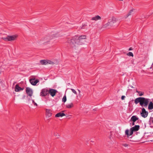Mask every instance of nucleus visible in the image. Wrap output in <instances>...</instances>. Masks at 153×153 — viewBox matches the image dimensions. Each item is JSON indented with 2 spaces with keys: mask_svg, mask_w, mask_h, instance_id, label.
<instances>
[{
  "mask_svg": "<svg viewBox=\"0 0 153 153\" xmlns=\"http://www.w3.org/2000/svg\"><path fill=\"white\" fill-rule=\"evenodd\" d=\"M150 100L148 98H146L143 97H139L136 98L134 100V102L136 104L138 103L142 107H146L149 102Z\"/></svg>",
  "mask_w": 153,
  "mask_h": 153,
  "instance_id": "1",
  "label": "nucleus"
},
{
  "mask_svg": "<svg viewBox=\"0 0 153 153\" xmlns=\"http://www.w3.org/2000/svg\"><path fill=\"white\" fill-rule=\"evenodd\" d=\"M86 38V35H81L79 36H75L69 39L68 40V43L69 46L70 47H75L76 46V43H74L73 42H74L75 40H76L78 38L84 41V40Z\"/></svg>",
  "mask_w": 153,
  "mask_h": 153,
  "instance_id": "2",
  "label": "nucleus"
},
{
  "mask_svg": "<svg viewBox=\"0 0 153 153\" xmlns=\"http://www.w3.org/2000/svg\"><path fill=\"white\" fill-rule=\"evenodd\" d=\"M117 21V19L114 17H112L111 19H109L108 23L103 26L104 27L110 28L114 25V24Z\"/></svg>",
  "mask_w": 153,
  "mask_h": 153,
  "instance_id": "3",
  "label": "nucleus"
},
{
  "mask_svg": "<svg viewBox=\"0 0 153 153\" xmlns=\"http://www.w3.org/2000/svg\"><path fill=\"white\" fill-rule=\"evenodd\" d=\"M140 129V126L139 125H136L135 126L132 127L130 129V132L129 133V130L127 129L125 131V135H127L128 137H129V136L132 135L133 132L136 131Z\"/></svg>",
  "mask_w": 153,
  "mask_h": 153,
  "instance_id": "4",
  "label": "nucleus"
},
{
  "mask_svg": "<svg viewBox=\"0 0 153 153\" xmlns=\"http://www.w3.org/2000/svg\"><path fill=\"white\" fill-rule=\"evenodd\" d=\"M54 37V36H53L52 34L48 35L45 36L42 39V41H43L42 43L45 44L48 43L50 42L51 39H53Z\"/></svg>",
  "mask_w": 153,
  "mask_h": 153,
  "instance_id": "5",
  "label": "nucleus"
},
{
  "mask_svg": "<svg viewBox=\"0 0 153 153\" xmlns=\"http://www.w3.org/2000/svg\"><path fill=\"white\" fill-rule=\"evenodd\" d=\"M84 41L80 39L79 38L77 39L76 40H75L74 42H73L74 43H76V45L75 47H70L73 50L76 49L77 48L78 45H81L82 44H84Z\"/></svg>",
  "mask_w": 153,
  "mask_h": 153,
  "instance_id": "6",
  "label": "nucleus"
},
{
  "mask_svg": "<svg viewBox=\"0 0 153 153\" xmlns=\"http://www.w3.org/2000/svg\"><path fill=\"white\" fill-rule=\"evenodd\" d=\"M48 94V90L47 88L42 89L40 93V96L42 97H45Z\"/></svg>",
  "mask_w": 153,
  "mask_h": 153,
  "instance_id": "7",
  "label": "nucleus"
},
{
  "mask_svg": "<svg viewBox=\"0 0 153 153\" xmlns=\"http://www.w3.org/2000/svg\"><path fill=\"white\" fill-rule=\"evenodd\" d=\"M148 113L146 111L144 108H143L142 109V111L140 114L142 117L144 118L146 117L148 115Z\"/></svg>",
  "mask_w": 153,
  "mask_h": 153,
  "instance_id": "8",
  "label": "nucleus"
},
{
  "mask_svg": "<svg viewBox=\"0 0 153 153\" xmlns=\"http://www.w3.org/2000/svg\"><path fill=\"white\" fill-rule=\"evenodd\" d=\"M57 92V91L56 90L53 89H50L48 90V93H49L52 97L55 96Z\"/></svg>",
  "mask_w": 153,
  "mask_h": 153,
  "instance_id": "9",
  "label": "nucleus"
},
{
  "mask_svg": "<svg viewBox=\"0 0 153 153\" xmlns=\"http://www.w3.org/2000/svg\"><path fill=\"white\" fill-rule=\"evenodd\" d=\"M29 81L32 85H35L39 82V80L38 79H29Z\"/></svg>",
  "mask_w": 153,
  "mask_h": 153,
  "instance_id": "10",
  "label": "nucleus"
},
{
  "mask_svg": "<svg viewBox=\"0 0 153 153\" xmlns=\"http://www.w3.org/2000/svg\"><path fill=\"white\" fill-rule=\"evenodd\" d=\"M26 92L27 94L30 96L31 97L33 94V91L31 89L29 88H26Z\"/></svg>",
  "mask_w": 153,
  "mask_h": 153,
  "instance_id": "11",
  "label": "nucleus"
},
{
  "mask_svg": "<svg viewBox=\"0 0 153 153\" xmlns=\"http://www.w3.org/2000/svg\"><path fill=\"white\" fill-rule=\"evenodd\" d=\"M18 36V35L16 34L12 36H9V41H12L16 40Z\"/></svg>",
  "mask_w": 153,
  "mask_h": 153,
  "instance_id": "12",
  "label": "nucleus"
},
{
  "mask_svg": "<svg viewBox=\"0 0 153 153\" xmlns=\"http://www.w3.org/2000/svg\"><path fill=\"white\" fill-rule=\"evenodd\" d=\"M46 117L48 118L51 116L52 114L50 111V110L49 109H46Z\"/></svg>",
  "mask_w": 153,
  "mask_h": 153,
  "instance_id": "13",
  "label": "nucleus"
},
{
  "mask_svg": "<svg viewBox=\"0 0 153 153\" xmlns=\"http://www.w3.org/2000/svg\"><path fill=\"white\" fill-rule=\"evenodd\" d=\"M101 19V18L100 16L99 15H97L94 17H92L91 18V20L96 21L98 20H100Z\"/></svg>",
  "mask_w": 153,
  "mask_h": 153,
  "instance_id": "14",
  "label": "nucleus"
},
{
  "mask_svg": "<svg viewBox=\"0 0 153 153\" xmlns=\"http://www.w3.org/2000/svg\"><path fill=\"white\" fill-rule=\"evenodd\" d=\"M74 104L72 102L67 104L66 105V107L68 108H70L74 107Z\"/></svg>",
  "mask_w": 153,
  "mask_h": 153,
  "instance_id": "15",
  "label": "nucleus"
},
{
  "mask_svg": "<svg viewBox=\"0 0 153 153\" xmlns=\"http://www.w3.org/2000/svg\"><path fill=\"white\" fill-rule=\"evenodd\" d=\"M65 115V114L63 113L59 112L56 114L55 117H62Z\"/></svg>",
  "mask_w": 153,
  "mask_h": 153,
  "instance_id": "16",
  "label": "nucleus"
},
{
  "mask_svg": "<svg viewBox=\"0 0 153 153\" xmlns=\"http://www.w3.org/2000/svg\"><path fill=\"white\" fill-rule=\"evenodd\" d=\"M148 108L149 110H152L153 109V103L152 102L149 101Z\"/></svg>",
  "mask_w": 153,
  "mask_h": 153,
  "instance_id": "17",
  "label": "nucleus"
},
{
  "mask_svg": "<svg viewBox=\"0 0 153 153\" xmlns=\"http://www.w3.org/2000/svg\"><path fill=\"white\" fill-rule=\"evenodd\" d=\"M138 119V118L136 116H132L130 120V121H132L133 122H135Z\"/></svg>",
  "mask_w": 153,
  "mask_h": 153,
  "instance_id": "18",
  "label": "nucleus"
},
{
  "mask_svg": "<svg viewBox=\"0 0 153 153\" xmlns=\"http://www.w3.org/2000/svg\"><path fill=\"white\" fill-rule=\"evenodd\" d=\"M23 89L19 87L18 85H16L15 86V91L16 92L19 91Z\"/></svg>",
  "mask_w": 153,
  "mask_h": 153,
  "instance_id": "19",
  "label": "nucleus"
},
{
  "mask_svg": "<svg viewBox=\"0 0 153 153\" xmlns=\"http://www.w3.org/2000/svg\"><path fill=\"white\" fill-rule=\"evenodd\" d=\"M40 63L42 65H46L48 64V61L46 60H41L40 61Z\"/></svg>",
  "mask_w": 153,
  "mask_h": 153,
  "instance_id": "20",
  "label": "nucleus"
},
{
  "mask_svg": "<svg viewBox=\"0 0 153 153\" xmlns=\"http://www.w3.org/2000/svg\"><path fill=\"white\" fill-rule=\"evenodd\" d=\"M134 10L135 9H132L129 12V13H128V14L126 16H125V18H127L129 16L131 15V14L133 12Z\"/></svg>",
  "mask_w": 153,
  "mask_h": 153,
  "instance_id": "21",
  "label": "nucleus"
},
{
  "mask_svg": "<svg viewBox=\"0 0 153 153\" xmlns=\"http://www.w3.org/2000/svg\"><path fill=\"white\" fill-rule=\"evenodd\" d=\"M136 92L138 93L139 96H141L143 95L144 93L143 92L138 91L137 90L136 91Z\"/></svg>",
  "mask_w": 153,
  "mask_h": 153,
  "instance_id": "22",
  "label": "nucleus"
},
{
  "mask_svg": "<svg viewBox=\"0 0 153 153\" xmlns=\"http://www.w3.org/2000/svg\"><path fill=\"white\" fill-rule=\"evenodd\" d=\"M2 39L5 41H9V36H8L6 37H2Z\"/></svg>",
  "mask_w": 153,
  "mask_h": 153,
  "instance_id": "23",
  "label": "nucleus"
},
{
  "mask_svg": "<svg viewBox=\"0 0 153 153\" xmlns=\"http://www.w3.org/2000/svg\"><path fill=\"white\" fill-rule=\"evenodd\" d=\"M67 100L66 97V95H65L63 97L62 99V101L64 103Z\"/></svg>",
  "mask_w": 153,
  "mask_h": 153,
  "instance_id": "24",
  "label": "nucleus"
},
{
  "mask_svg": "<svg viewBox=\"0 0 153 153\" xmlns=\"http://www.w3.org/2000/svg\"><path fill=\"white\" fill-rule=\"evenodd\" d=\"M87 25L85 24H84L82 25V26L80 27H79V29H83L85 28L86 27Z\"/></svg>",
  "mask_w": 153,
  "mask_h": 153,
  "instance_id": "25",
  "label": "nucleus"
},
{
  "mask_svg": "<svg viewBox=\"0 0 153 153\" xmlns=\"http://www.w3.org/2000/svg\"><path fill=\"white\" fill-rule=\"evenodd\" d=\"M54 135L57 138H59V134L56 132H54Z\"/></svg>",
  "mask_w": 153,
  "mask_h": 153,
  "instance_id": "26",
  "label": "nucleus"
},
{
  "mask_svg": "<svg viewBox=\"0 0 153 153\" xmlns=\"http://www.w3.org/2000/svg\"><path fill=\"white\" fill-rule=\"evenodd\" d=\"M127 55L129 56H131L133 57V54L131 52H129L127 54Z\"/></svg>",
  "mask_w": 153,
  "mask_h": 153,
  "instance_id": "27",
  "label": "nucleus"
},
{
  "mask_svg": "<svg viewBox=\"0 0 153 153\" xmlns=\"http://www.w3.org/2000/svg\"><path fill=\"white\" fill-rule=\"evenodd\" d=\"M48 61V64H54V63L53 62L49 60H47Z\"/></svg>",
  "mask_w": 153,
  "mask_h": 153,
  "instance_id": "28",
  "label": "nucleus"
},
{
  "mask_svg": "<svg viewBox=\"0 0 153 153\" xmlns=\"http://www.w3.org/2000/svg\"><path fill=\"white\" fill-rule=\"evenodd\" d=\"M70 89L71 90L72 92L73 93H74L75 94H77L76 92V91L74 89H72V88H71V89Z\"/></svg>",
  "mask_w": 153,
  "mask_h": 153,
  "instance_id": "29",
  "label": "nucleus"
},
{
  "mask_svg": "<svg viewBox=\"0 0 153 153\" xmlns=\"http://www.w3.org/2000/svg\"><path fill=\"white\" fill-rule=\"evenodd\" d=\"M32 102L34 106H35L36 107L37 106V104L34 102L33 100H32Z\"/></svg>",
  "mask_w": 153,
  "mask_h": 153,
  "instance_id": "30",
  "label": "nucleus"
},
{
  "mask_svg": "<svg viewBox=\"0 0 153 153\" xmlns=\"http://www.w3.org/2000/svg\"><path fill=\"white\" fill-rule=\"evenodd\" d=\"M122 145L125 147H127L128 146V144L126 143H123L122 144Z\"/></svg>",
  "mask_w": 153,
  "mask_h": 153,
  "instance_id": "31",
  "label": "nucleus"
},
{
  "mask_svg": "<svg viewBox=\"0 0 153 153\" xmlns=\"http://www.w3.org/2000/svg\"><path fill=\"white\" fill-rule=\"evenodd\" d=\"M125 96H122L121 97V99L122 100H123L125 98Z\"/></svg>",
  "mask_w": 153,
  "mask_h": 153,
  "instance_id": "32",
  "label": "nucleus"
},
{
  "mask_svg": "<svg viewBox=\"0 0 153 153\" xmlns=\"http://www.w3.org/2000/svg\"><path fill=\"white\" fill-rule=\"evenodd\" d=\"M132 50V49L131 48H130L129 49V51H131V50Z\"/></svg>",
  "mask_w": 153,
  "mask_h": 153,
  "instance_id": "33",
  "label": "nucleus"
},
{
  "mask_svg": "<svg viewBox=\"0 0 153 153\" xmlns=\"http://www.w3.org/2000/svg\"><path fill=\"white\" fill-rule=\"evenodd\" d=\"M78 92H79V93H80V92H81V91H80L79 90V89H78Z\"/></svg>",
  "mask_w": 153,
  "mask_h": 153,
  "instance_id": "34",
  "label": "nucleus"
},
{
  "mask_svg": "<svg viewBox=\"0 0 153 153\" xmlns=\"http://www.w3.org/2000/svg\"><path fill=\"white\" fill-rule=\"evenodd\" d=\"M134 123H135V122H133V123H132V125L133 126L134 125Z\"/></svg>",
  "mask_w": 153,
  "mask_h": 153,
  "instance_id": "35",
  "label": "nucleus"
},
{
  "mask_svg": "<svg viewBox=\"0 0 153 153\" xmlns=\"http://www.w3.org/2000/svg\"><path fill=\"white\" fill-rule=\"evenodd\" d=\"M52 34V35L53 36H54V37L53 38H54L55 37V36L53 34Z\"/></svg>",
  "mask_w": 153,
  "mask_h": 153,
  "instance_id": "36",
  "label": "nucleus"
},
{
  "mask_svg": "<svg viewBox=\"0 0 153 153\" xmlns=\"http://www.w3.org/2000/svg\"><path fill=\"white\" fill-rule=\"evenodd\" d=\"M79 96H81V94H80V93H79Z\"/></svg>",
  "mask_w": 153,
  "mask_h": 153,
  "instance_id": "37",
  "label": "nucleus"
},
{
  "mask_svg": "<svg viewBox=\"0 0 153 153\" xmlns=\"http://www.w3.org/2000/svg\"><path fill=\"white\" fill-rule=\"evenodd\" d=\"M31 79H35V78L33 77V78H32Z\"/></svg>",
  "mask_w": 153,
  "mask_h": 153,
  "instance_id": "38",
  "label": "nucleus"
},
{
  "mask_svg": "<svg viewBox=\"0 0 153 153\" xmlns=\"http://www.w3.org/2000/svg\"><path fill=\"white\" fill-rule=\"evenodd\" d=\"M131 87L132 88H134V87H133V86H131Z\"/></svg>",
  "mask_w": 153,
  "mask_h": 153,
  "instance_id": "39",
  "label": "nucleus"
},
{
  "mask_svg": "<svg viewBox=\"0 0 153 153\" xmlns=\"http://www.w3.org/2000/svg\"><path fill=\"white\" fill-rule=\"evenodd\" d=\"M0 74L1 73V71H0Z\"/></svg>",
  "mask_w": 153,
  "mask_h": 153,
  "instance_id": "40",
  "label": "nucleus"
}]
</instances>
